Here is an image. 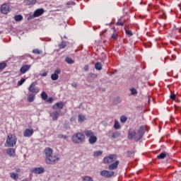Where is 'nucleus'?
I'll use <instances>...</instances> for the list:
<instances>
[{"label": "nucleus", "mask_w": 181, "mask_h": 181, "mask_svg": "<svg viewBox=\"0 0 181 181\" xmlns=\"http://www.w3.org/2000/svg\"><path fill=\"white\" fill-rule=\"evenodd\" d=\"M44 155L47 165H56V163L60 161V154L59 153H54L53 149L50 147L45 148Z\"/></svg>", "instance_id": "nucleus-1"}, {"label": "nucleus", "mask_w": 181, "mask_h": 181, "mask_svg": "<svg viewBox=\"0 0 181 181\" xmlns=\"http://www.w3.org/2000/svg\"><path fill=\"white\" fill-rule=\"evenodd\" d=\"M16 137L13 134H8L7 136L6 146L8 148H12V146H15L16 145Z\"/></svg>", "instance_id": "nucleus-2"}, {"label": "nucleus", "mask_w": 181, "mask_h": 181, "mask_svg": "<svg viewBox=\"0 0 181 181\" xmlns=\"http://www.w3.org/2000/svg\"><path fill=\"white\" fill-rule=\"evenodd\" d=\"M86 139V136L83 133L78 132L74 134L72 136V141L74 144H81Z\"/></svg>", "instance_id": "nucleus-3"}, {"label": "nucleus", "mask_w": 181, "mask_h": 181, "mask_svg": "<svg viewBox=\"0 0 181 181\" xmlns=\"http://www.w3.org/2000/svg\"><path fill=\"white\" fill-rule=\"evenodd\" d=\"M30 172L31 173H34V175H42L45 173V168L43 167H36V168H33L30 170Z\"/></svg>", "instance_id": "nucleus-4"}, {"label": "nucleus", "mask_w": 181, "mask_h": 181, "mask_svg": "<svg viewBox=\"0 0 181 181\" xmlns=\"http://www.w3.org/2000/svg\"><path fill=\"white\" fill-rule=\"evenodd\" d=\"M117 154H110L109 156H106L103 158L104 163H112L115 160H117Z\"/></svg>", "instance_id": "nucleus-5"}, {"label": "nucleus", "mask_w": 181, "mask_h": 181, "mask_svg": "<svg viewBox=\"0 0 181 181\" xmlns=\"http://www.w3.org/2000/svg\"><path fill=\"white\" fill-rule=\"evenodd\" d=\"M127 138L128 139H134L135 142H139V140H138V134L135 130H129Z\"/></svg>", "instance_id": "nucleus-6"}, {"label": "nucleus", "mask_w": 181, "mask_h": 181, "mask_svg": "<svg viewBox=\"0 0 181 181\" xmlns=\"http://www.w3.org/2000/svg\"><path fill=\"white\" fill-rule=\"evenodd\" d=\"M114 175H115V173L114 171L103 170L100 172V176H103V177H106L107 179H109V177H112Z\"/></svg>", "instance_id": "nucleus-7"}, {"label": "nucleus", "mask_w": 181, "mask_h": 181, "mask_svg": "<svg viewBox=\"0 0 181 181\" xmlns=\"http://www.w3.org/2000/svg\"><path fill=\"white\" fill-rule=\"evenodd\" d=\"M28 91L34 94H37V93H39V88L36 86V82H33L30 85Z\"/></svg>", "instance_id": "nucleus-8"}, {"label": "nucleus", "mask_w": 181, "mask_h": 181, "mask_svg": "<svg viewBox=\"0 0 181 181\" xmlns=\"http://www.w3.org/2000/svg\"><path fill=\"white\" fill-rule=\"evenodd\" d=\"M144 135H145V126H141L137 132V141H141L142 138H144Z\"/></svg>", "instance_id": "nucleus-9"}, {"label": "nucleus", "mask_w": 181, "mask_h": 181, "mask_svg": "<svg viewBox=\"0 0 181 181\" xmlns=\"http://www.w3.org/2000/svg\"><path fill=\"white\" fill-rule=\"evenodd\" d=\"M62 73V70L60 69H57L54 71V73L51 75V80L52 81H56V80H59V74Z\"/></svg>", "instance_id": "nucleus-10"}, {"label": "nucleus", "mask_w": 181, "mask_h": 181, "mask_svg": "<svg viewBox=\"0 0 181 181\" xmlns=\"http://www.w3.org/2000/svg\"><path fill=\"white\" fill-rule=\"evenodd\" d=\"M50 117L52 121H57V119L60 117V112L56 110L50 113Z\"/></svg>", "instance_id": "nucleus-11"}, {"label": "nucleus", "mask_w": 181, "mask_h": 181, "mask_svg": "<svg viewBox=\"0 0 181 181\" xmlns=\"http://www.w3.org/2000/svg\"><path fill=\"white\" fill-rule=\"evenodd\" d=\"M1 12L4 15H6L9 12V5L4 4L1 7Z\"/></svg>", "instance_id": "nucleus-12"}, {"label": "nucleus", "mask_w": 181, "mask_h": 181, "mask_svg": "<svg viewBox=\"0 0 181 181\" xmlns=\"http://www.w3.org/2000/svg\"><path fill=\"white\" fill-rule=\"evenodd\" d=\"M33 135V129H26L23 132V136L25 138H30Z\"/></svg>", "instance_id": "nucleus-13"}, {"label": "nucleus", "mask_w": 181, "mask_h": 181, "mask_svg": "<svg viewBox=\"0 0 181 181\" xmlns=\"http://www.w3.org/2000/svg\"><path fill=\"white\" fill-rule=\"evenodd\" d=\"M119 165V160H116L115 163L109 165L108 169L109 170H115V169H117Z\"/></svg>", "instance_id": "nucleus-14"}, {"label": "nucleus", "mask_w": 181, "mask_h": 181, "mask_svg": "<svg viewBox=\"0 0 181 181\" xmlns=\"http://www.w3.org/2000/svg\"><path fill=\"white\" fill-rule=\"evenodd\" d=\"M45 12V11L42 9V8H38L37 9L33 15V18H37L39 16H42V15H43V13Z\"/></svg>", "instance_id": "nucleus-15"}, {"label": "nucleus", "mask_w": 181, "mask_h": 181, "mask_svg": "<svg viewBox=\"0 0 181 181\" xmlns=\"http://www.w3.org/2000/svg\"><path fill=\"white\" fill-rule=\"evenodd\" d=\"M31 65H23L21 69H20V72L22 74H25L27 71H29L30 70Z\"/></svg>", "instance_id": "nucleus-16"}, {"label": "nucleus", "mask_w": 181, "mask_h": 181, "mask_svg": "<svg viewBox=\"0 0 181 181\" xmlns=\"http://www.w3.org/2000/svg\"><path fill=\"white\" fill-rule=\"evenodd\" d=\"M64 105H63V102H58L56 104L52 105L53 110H63Z\"/></svg>", "instance_id": "nucleus-17"}, {"label": "nucleus", "mask_w": 181, "mask_h": 181, "mask_svg": "<svg viewBox=\"0 0 181 181\" xmlns=\"http://www.w3.org/2000/svg\"><path fill=\"white\" fill-rule=\"evenodd\" d=\"M83 134H85L86 136L89 138L88 141L89 144H91V130H84Z\"/></svg>", "instance_id": "nucleus-18"}, {"label": "nucleus", "mask_w": 181, "mask_h": 181, "mask_svg": "<svg viewBox=\"0 0 181 181\" xmlns=\"http://www.w3.org/2000/svg\"><path fill=\"white\" fill-rule=\"evenodd\" d=\"M111 39H113V40H117V39H118V33L115 28H113V33L111 35Z\"/></svg>", "instance_id": "nucleus-19"}, {"label": "nucleus", "mask_w": 181, "mask_h": 181, "mask_svg": "<svg viewBox=\"0 0 181 181\" xmlns=\"http://www.w3.org/2000/svg\"><path fill=\"white\" fill-rule=\"evenodd\" d=\"M35 94L33 93H30V95H28V103H33V101H35Z\"/></svg>", "instance_id": "nucleus-20"}, {"label": "nucleus", "mask_w": 181, "mask_h": 181, "mask_svg": "<svg viewBox=\"0 0 181 181\" xmlns=\"http://www.w3.org/2000/svg\"><path fill=\"white\" fill-rule=\"evenodd\" d=\"M10 177L11 179H13V180H18L19 179V175L16 173H11Z\"/></svg>", "instance_id": "nucleus-21"}, {"label": "nucleus", "mask_w": 181, "mask_h": 181, "mask_svg": "<svg viewBox=\"0 0 181 181\" xmlns=\"http://www.w3.org/2000/svg\"><path fill=\"white\" fill-rule=\"evenodd\" d=\"M7 154L10 156H15V149L10 148L7 149Z\"/></svg>", "instance_id": "nucleus-22"}, {"label": "nucleus", "mask_w": 181, "mask_h": 181, "mask_svg": "<svg viewBox=\"0 0 181 181\" xmlns=\"http://www.w3.org/2000/svg\"><path fill=\"white\" fill-rule=\"evenodd\" d=\"M166 156H168V153L163 152V153H160L158 156H157V159H165V158H166Z\"/></svg>", "instance_id": "nucleus-23"}, {"label": "nucleus", "mask_w": 181, "mask_h": 181, "mask_svg": "<svg viewBox=\"0 0 181 181\" xmlns=\"http://www.w3.org/2000/svg\"><path fill=\"white\" fill-rule=\"evenodd\" d=\"M23 19V16L22 15H16L14 16V20L16 22H21Z\"/></svg>", "instance_id": "nucleus-24"}, {"label": "nucleus", "mask_w": 181, "mask_h": 181, "mask_svg": "<svg viewBox=\"0 0 181 181\" xmlns=\"http://www.w3.org/2000/svg\"><path fill=\"white\" fill-rule=\"evenodd\" d=\"M119 136H121V133L119 132H114L112 135L113 139H117V138H119Z\"/></svg>", "instance_id": "nucleus-25"}, {"label": "nucleus", "mask_w": 181, "mask_h": 181, "mask_svg": "<svg viewBox=\"0 0 181 181\" xmlns=\"http://www.w3.org/2000/svg\"><path fill=\"white\" fill-rule=\"evenodd\" d=\"M24 2L26 5H35L36 4V0H25Z\"/></svg>", "instance_id": "nucleus-26"}, {"label": "nucleus", "mask_w": 181, "mask_h": 181, "mask_svg": "<svg viewBox=\"0 0 181 181\" xmlns=\"http://www.w3.org/2000/svg\"><path fill=\"white\" fill-rule=\"evenodd\" d=\"M95 68L96 70H101L103 69V64L100 62H97L95 64Z\"/></svg>", "instance_id": "nucleus-27"}, {"label": "nucleus", "mask_w": 181, "mask_h": 181, "mask_svg": "<svg viewBox=\"0 0 181 181\" xmlns=\"http://www.w3.org/2000/svg\"><path fill=\"white\" fill-rule=\"evenodd\" d=\"M86 121V116L83 115H78V122H84Z\"/></svg>", "instance_id": "nucleus-28"}, {"label": "nucleus", "mask_w": 181, "mask_h": 181, "mask_svg": "<svg viewBox=\"0 0 181 181\" xmlns=\"http://www.w3.org/2000/svg\"><path fill=\"white\" fill-rule=\"evenodd\" d=\"M103 155V151H97L93 152V156L97 158V156H101Z\"/></svg>", "instance_id": "nucleus-29"}, {"label": "nucleus", "mask_w": 181, "mask_h": 181, "mask_svg": "<svg viewBox=\"0 0 181 181\" xmlns=\"http://www.w3.org/2000/svg\"><path fill=\"white\" fill-rule=\"evenodd\" d=\"M65 62H66L68 64H73V63H74V61H73L72 59L69 57H66Z\"/></svg>", "instance_id": "nucleus-30"}, {"label": "nucleus", "mask_w": 181, "mask_h": 181, "mask_svg": "<svg viewBox=\"0 0 181 181\" xmlns=\"http://www.w3.org/2000/svg\"><path fill=\"white\" fill-rule=\"evenodd\" d=\"M127 119H128V117H127V116L122 115L120 117V122H122L123 124H124V122H127Z\"/></svg>", "instance_id": "nucleus-31"}, {"label": "nucleus", "mask_w": 181, "mask_h": 181, "mask_svg": "<svg viewBox=\"0 0 181 181\" xmlns=\"http://www.w3.org/2000/svg\"><path fill=\"white\" fill-rule=\"evenodd\" d=\"M114 128L115 129H119V128H121V126H119V122H118L117 120L115 121Z\"/></svg>", "instance_id": "nucleus-32"}, {"label": "nucleus", "mask_w": 181, "mask_h": 181, "mask_svg": "<svg viewBox=\"0 0 181 181\" xmlns=\"http://www.w3.org/2000/svg\"><path fill=\"white\" fill-rule=\"evenodd\" d=\"M124 30H125L126 35H128L129 37H131V36L134 35V33H132V31L129 30H127L126 28H124Z\"/></svg>", "instance_id": "nucleus-33"}, {"label": "nucleus", "mask_w": 181, "mask_h": 181, "mask_svg": "<svg viewBox=\"0 0 181 181\" xmlns=\"http://www.w3.org/2000/svg\"><path fill=\"white\" fill-rule=\"evenodd\" d=\"M117 26H124L125 25L124 22L121 21V20H118L116 23Z\"/></svg>", "instance_id": "nucleus-34"}, {"label": "nucleus", "mask_w": 181, "mask_h": 181, "mask_svg": "<svg viewBox=\"0 0 181 181\" xmlns=\"http://www.w3.org/2000/svg\"><path fill=\"white\" fill-rule=\"evenodd\" d=\"M97 142V136L91 135V144H95Z\"/></svg>", "instance_id": "nucleus-35"}, {"label": "nucleus", "mask_w": 181, "mask_h": 181, "mask_svg": "<svg viewBox=\"0 0 181 181\" xmlns=\"http://www.w3.org/2000/svg\"><path fill=\"white\" fill-rule=\"evenodd\" d=\"M41 97L42 100H47V93H46V92H42L41 93Z\"/></svg>", "instance_id": "nucleus-36"}, {"label": "nucleus", "mask_w": 181, "mask_h": 181, "mask_svg": "<svg viewBox=\"0 0 181 181\" xmlns=\"http://www.w3.org/2000/svg\"><path fill=\"white\" fill-rule=\"evenodd\" d=\"M33 53H35V54H42V51L39 49H35L33 50Z\"/></svg>", "instance_id": "nucleus-37"}, {"label": "nucleus", "mask_w": 181, "mask_h": 181, "mask_svg": "<svg viewBox=\"0 0 181 181\" xmlns=\"http://www.w3.org/2000/svg\"><path fill=\"white\" fill-rule=\"evenodd\" d=\"M6 67V64L5 62L0 63V70H4Z\"/></svg>", "instance_id": "nucleus-38"}, {"label": "nucleus", "mask_w": 181, "mask_h": 181, "mask_svg": "<svg viewBox=\"0 0 181 181\" xmlns=\"http://www.w3.org/2000/svg\"><path fill=\"white\" fill-rule=\"evenodd\" d=\"M130 91L132 95H135V94H138V91H136V89H135L134 88H131Z\"/></svg>", "instance_id": "nucleus-39"}, {"label": "nucleus", "mask_w": 181, "mask_h": 181, "mask_svg": "<svg viewBox=\"0 0 181 181\" xmlns=\"http://www.w3.org/2000/svg\"><path fill=\"white\" fill-rule=\"evenodd\" d=\"M66 46H67V44L66 43V42H62L59 45L60 49H64V47H66Z\"/></svg>", "instance_id": "nucleus-40"}, {"label": "nucleus", "mask_w": 181, "mask_h": 181, "mask_svg": "<svg viewBox=\"0 0 181 181\" xmlns=\"http://www.w3.org/2000/svg\"><path fill=\"white\" fill-rule=\"evenodd\" d=\"M26 81V80L25 78H21L18 82V86H22V84H23V83Z\"/></svg>", "instance_id": "nucleus-41"}, {"label": "nucleus", "mask_w": 181, "mask_h": 181, "mask_svg": "<svg viewBox=\"0 0 181 181\" xmlns=\"http://www.w3.org/2000/svg\"><path fill=\"white\" fill-rule=\"evenodd\" d=\"M82 181H91V177L86 176L83 178Z\"/></svg>", "instance_id": "nucleus-42"}, {"label": "nucleus", "mask_w": 181, "mask_h": 181, "mask_svg": "<svg viewBox=\"0 0 181 181\" xmlns=\"http://www.w3.org/2000/svg\"><path fill=\"white\" fill-rule=\"evenodd\" d=\"M59 138H60L61 139H67V136L63 135V134H59Z\"/></svg>", "instance_id": "nucleus-43"}, {"label": "nucleus", "mask_w": 181, "mask_h": 181, "mask_svg": "<svg viewBox=\"0 0 181 181\" xmlns=\"http://www.w3.org/2000/svg\"><path fill=\"white\" fill-rule=\"evenodd\" d=\"M170 98L175 101V100H176V94H171Z\"/></svg>", "instance_id": "nucleus-44"}, {"label": "nucleus", "mask_w": 181, "mask_h": 181, "mask_svg": "<svg viewBox=\"0 0 181 181\" xmlns=\"http://www.w3.org/2000/svg\"><path fill=\"white\" fill-rule=\"evenodd\" d=\"M127 155L128 158H129V156H132V155H134V152L128 151L127 152Z\"/></svg>", "instance_id": "nucleus-45"}, {"label": "nucleus", "mask_w": 181, "mask_h": 181, "mask_svg": "<svg viewBox=\"0 0 181 181\" xmlns=\"http://www.w3.org/2000/svg\"><path fill=\"white\" fill-rule=\"evenodd\" d=\"M121 101V99L119 98H117L115 99V104H119V102Z\"/></svg>", "instance_id": "nucleus-46"}, {"label": "nucleus", "mask_w": 181, "mask_h": 181, "mask_svg": "<svg viewBox=\"0 0 181 181\" xmlns=\"http://www.w3.org/2000/svg\"><path fill=\"white\" fill-rule=\"evenodd\" d=\"M88 69H89L88 65H86L83 68V70L84 71H88Z\"/></svg>", "instance_id": "nucleus-47"}, {"label": "nucleus", "mask_w": 181, "mask_h": 181, "mask_svg": "<svg viewBox=\"0 0 181 181\" xmlns=\"http://www.w3.org/2000/svg\"><path fill=\"white\" fill-rule=\"evenodd\" d=\"M67 5H76V3H74V1H71L67 3Z\"/></svg>", "instance_id": "nucleus-48"}, {"label": "nucleus", "mask_w": 181, "mask_h": 181, "mask_svg": "<svg viewBox=\"0 0 181 181\" xmlns=\"http://www.w3.org/2000/svg\"><path fill=\"white\" fill-rule=\"evenodd\" d=\"M42 77H46V76H47V73L44 72L43 74H42Z\"/></svg>", "instance_id": "nucleus-49"}, {"label": "nucleus", "mask_w": 181, "mask_h": 181, "mask_svg": "<svg viewBox=\"0 0 181 181\" xmlns=\"http://www.w3.org/2000/svg\"><path fill=\"white\" fill-rule=\"evenodd\" d=\"M16 172H17L18 173H21L20 168H16Z\"/></svg>", "instance_id": "nucleus-50"}, {"label": "nucleus", "mask_w": 181, "mask_h": 181, "mask_svg": "<svg viewBox=\"0 0 181 181\" xmlns=\"http://www.w3.org/2000/svg\"><path fill=\"white\" fill-rule=\"evenodd\" d=\"M72 87H74V88L77 87V83H72Z\"/></svg>", "instance_id": "nucleus-51"}, {"label": "nucleus", "mask_w": 181, "mask_h": 181, "mask_svg": "<svg viewBox=\"0 0 181 181\" xmlns=\"http://www.w3.org/2000/svg\"><path fill=\"white\" fill-rule=\"evenodd\" d=\"M52 101H53V98H49L48 99V102H49V103H52Z\"/></svg>", "instance_id": "nucleus-52"}, {"label": "nucleus", "mask_w": 181, "mask_h": 181, "mask_svg": "<svg viewBox=\"0 0 181 181\" xmlns=\"http://www.w3.org/2000/svg\"><path fill=\"white\" fill-rule=\"evenodd\" d=\"M91 77H93L94 78H95V77H97V75L92 74Z\"/></svg>", "instance_id": "nucleus-53"}, {"label": "nucleus", "mask_w": 181, "mask_h": 181, "mask_svg": "<svg viewBox=\"0 0 181 181\" xmlns=\"http://www.w3.org/2000/svg\"><path fill=\"white\" fill-rule=\"evenodd\" d=\"M22 181H29V180H28V178L23 179Z\"/></svg>", "instance_id": "nucleus-54"}]
</instances>
